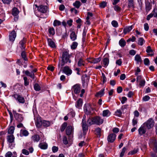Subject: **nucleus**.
<instances>
[{
    "instance_id": "nucleus-1",
    "label": "nucleus",
    "mask_w": 157,
    "mask_h": 157,
    "mask_svg": "<svg viewBox=\"0 0 157 157\" xmlns=\"http://www.w3.org/2000/svg\"><path fill=\"white\" fill-rule=\"evenodd\" d=\"M70 56L69 55V53L67 51H65L63 52L62 60L61 62H59L58 67L59 68L61 67L62 68V67L64 65L65 63L68 62L70 63L71 60L70 59Z\"/></svg>"
},
{
    "instance_id": "nucleus-2",
    "label": "nucleus",
    "mask_w": 157,
    "mask_h": 157,
    "mask_svg": "<svg viewBox=\"0 0 157 157\" xmlns=\"http://www.w3.org/2000/svg\"><path fill=\"white\" fill-rule=\"evenodd\" d=\"M103 122V120L99 116H96L92 118H89L87 122V124L89 126L94 124L100 125Z\"/></svg>"
},
{
    "instance_id": "nucleus-3",
    "label": "nucleus",
    "mask_w": 157,
    "mask_h": 157,
    "mask_svg": "<svg viewBox=\"0 0 157 157\" xmlns=\"http://www.w3.org/2000/svg\"><path fill=\"white\" fill-rule=\"evenodd\" d=\"M51 123V122L49 121L44 120H41L39 117H37L36 121V126L39 128H41L42 126L45 127H49Z\"/></svg>"
},
{
    "instance_id": "nucleus-4",
    "label": "nucleus",
    "mask_w": 157,
    "mask_h": 157,
    "mask_svg": "<svg viewBox=\"0 0 157 157\" xmlns=\"http://www.w3.org/2000/svg\"><path fill=\"white\" fill-rule=\"evenodd\" d=\"M149 144L151 147L153 148V150L157 153V139L152 138L149 140Z\"/></svg>"
},
{
    "instance_id": "nucleus-5",
    "label": "nucleus",
    "mask_w": 157,
    "mask_h": 157,
    "mask_svg": "<svg viewBox=\"0 0 157 157\" xmlns=\"http://www.w3.org/2000/svg\"><path fill=\"white\" fill-rule=\"evenodd\" d=\"M12 112L13 113L14 118L15 120L19 123L21 122L24 119V117L23 115L17 112L16 111L13 110Z\"/></svg>"
},
{
    "instance_id": "nucleus-6",
    "label": "nucleus",
    "mask_w": 157,
    "mask_h": 157,
    "mask_svg": "<svg viewBox=\"0 0 157 157\" xmlns=\"http://www.w3.org/2000/svg\"><path fill=\"white\" fill-rule=\"evenodd\" d=\"M155 121L153 119L150 118L144 124V125L148 129H150L153 127Z\"/></svg>"
},
{
    "instance_id": "nucleus-7",
    "label": "nucleus",
    "mask_w": 157,
    "mask_h": 157,
    "mask_svg": "<svg viewBox=\"0 0 157 157\" xmlns=\"http://www.w3.org/2000/svg\"><path fill=\"white\" fill-rule=\"evenodd\" d=\"M75 59L76 60H78V67L84 66L85 63V59L82 57L78 58V55H76Z\"/></svg>"
},
{
    "instance_id": "nucleus-8",
    "label": "nucleus",
    "mask_w": 157,
    "mask_h": 157,
    "mask_svg": "<svg viewBox=\"0 0 157 157\" xmlns=\"http://www.w3.org/2000/svg\"><path fill=\"white\" fill-rule=\"evenodd\" d=\"M37 71V69L36 68H35L31 72L28 70H26L25 71V73L26 76H29L31 78L34 79L35 78V75L34 73L36 72Z\"/></svg>"
},
{
    "instance_id": "nucleus-9",
    "label": "nucleus",
    "mask_w": 157,
    "mask_h": 157,
    "mask_svg": "<svg viewBox=\"0 0 157 157\" xmlns=\"http://www.w3.org/2000/svg\"><path fill=\"white\" fill-rule=\"evenodd\" d=\"M116 135L115 133L109 134L107 136V140L108 142L113 143L116 139Z\"/></svg>"
},
{
    "instance_id": "nucleus-10",
    "label": "nucleus",
    "mask_w": 157,
    "mask_h": 157,
    "mask_svg": "<svg viewBox=\"0 0 157 157\" xmlns=\"http://www.w3.org/2000/svg\"><path fill=\"white\" fill-rule=\"evenodd\" d=\"M90 77L86 74H84L82 77V81L83 85H87L89 81Z\"/></svg>"
},
{
    "instance_id": "nucleus-11",
    "label": "nucleus",
    "mask_w": 157,
    "mask_h": 157,
    "mask_svg": "<svg viewBox=\"0 0 157 157\" xmlns=\"http://www.w3.org/2000/svg\"><path fill=\"white\" fill-rule=\"evenodd\" d=\"M82 126L83 132V135H85L88 130V127L86 124V121H82Z\"/></svg>"
},
{
    "instance_id": "nucleus-12",
    "label": "nucleus",
    "mask_w": 157,
    "mask_h": 157,
    "mask_svg": "<svg viewBox=\"0 0 157 157\" xmlns=\"http://www.w3.org/2000/svg\"><path fill=\"white\" fill-rule=\"evenodd\" d=\"M80 85L79 84H76L74 85L72 88V92H74L75 94H78L80 91Z\"/></svg>"
},
{
    "instance_id": "nucleus-13",
    "label": "nucleus",
    "mask_w": 157,
    "mask_h": 157,
    "mask_svg": "<svg viewBox=\"0 0 157 157\" xmlns=\"http://www.w3.org/2000/svg\"><path fill=\"white\" fill-rule=\"evenodd\" d=\"M109 56L106 54L103 59V62L104 65L103 67H106L108 65L109 62Z\"/></svg>"
},
{
    "instance_id": "nucleus-14",
    "label": "nucleus",
    "mask_w": 157,
    "mask_h": 157,
    "mask_svg": "<svg viewBox=\"0 0 157 157\" xmlns=\"http://www.w3.org/2000/svg\"><path fill=\"white\" fill-rule=\"evenodd\" d=\"M48 7L46 6L41 5L38 7V10L43 13H45L47 12Z\"/></svg>"
},
{
    "instance_id": "nucleus-15",
    "label": "nucleus",
    "mask_w": 157,
    "mask_h": 157,
    "mask_svg": "<svg viewBox=\"0 0 157 157\" xmlns=\"http://www.w3.org/2000/svg\"><path fill=\"white\" fill-rule=\"evenodd\" d=\"M14 97L20 103H23L25 102L24 98L18 94L14 95Z\"/></svg>"
},
{
    "instance_id": "nucleus-16",
    "label": "nucleus",
    "mask_w": 157,
    "mask_h": 157,
    "mask_svg": "<svg viewBox=\"0 0 157 157\" xmlns=\"http://www.w3.org/2000/svg\"><path fill=\"white\" fill-rule=\"evenodd\" d=\"M16 36V32L13 30L10 33L9 37L10 40L11 41H13Z\"/></svg>"
},
{
    "instance_id": "nucleus-17",
    "label": "nucleus",
    "mask_w": 157,
    "mask_h": 157,
    "mask_svg": "<svg viewBox=\"0 0 157 157\" xmlns=\"http://www.w3.org/2000/svg\"><path fill=\"white\" fill-rule=\"evenodd\" d=\"M47 40L48 45L52 48H56L55 43L50 38H47Z\"/></svg>"
},
{
    "instance_id": "nucleus-18",
    "label": "nucleus",
    "mask_w": 157,
    "mask_h": 157,
    "mask_svg": "<svg viewBox=\"0 0 157 157\" xmlns=\"http://www.w3.org/2000/svg\"><path fill=\"white\" fill-rule=\"evenodd\" d=\"M74 128H73L71 126H68L66 128V134L69 136L72 134L73 132Z\"/></svg>"
},
{
    "instance_id": "nucleus-19",
    "label": "nucleus",
    "mask_w": 157,
    "mask_h": 157,
    "mask_svg": "<svg viewBox=\"0 0 157 157\" xmlns=\"http://www.w3.org/2000/svg\"><path fill=\"white\" fill-rule=\"evenodd\" d=\"M63 71L68 75H70L72 72V70L68 66H66L63 67Z\"/></svg>"
},
{
    "instance_id": "nucleus-20",
    "label": "nucleus",
    "mask_w": 157,
    "mask_h": 157,
    "mask_svg": "<svg viewBox=\"0 0 157 157\" xmlns=\"http://www.w3.org/2000/svg\"><path fill=\"white\" fill-rule=\"evenodd\" d=\"M146 132V129L144 126L142 125L138 129L139 134L140 136L145 134Z\"/></svg>"
},
{
    "instance_id": "nucleus-21",
    "label": "nucleus",
    "mask_w": 157,
    "mask_h": 157,
    "mask_svg": "<svg viewBox=\"0 0 157 157\" xmlns=\"http://www.w3.org/2000/svg\"><path fill=\"white\" fill-rule=\"evenodd\" d=\"M82 99L79 98L76 102L75 106L78 109H80L82 105Z\"/></svg>"
},
{
    "instance_id": "nucleus-22",
    "label": "nucleus",
    "mask_w": 157,
    "mask_h": 157,
    "mask_svg": "<svg viewBox=\"0 0 157 157\" xmlns=\"http://www.w3.org/2000/svg\"><path fill=\"white\" fill-rule=\"evenodd\" d=\"M6 138L7 141L9 143H12L14 141L15 137L13 135H8Z\"/></svg>"
},
{
    "instance_id": "nucleus-23",
    "label": "nucleus",
    "mask_w": 157,
    "mask_h": 157,
    "mask_svg": "<svg viewBox=\"0 0 157 157\" xmlns=\"http://www.w3.org/2000/svg\"><path fill=\"white\" fill-rule=\"evenodd\" d=\"M146 52L148 53V55L150 56H152L154 55L153 51L151 49L150 46H148L147 47Z\"/></svg>"
},
{
    "instance_id": "nucleus-24",
    "label": "nucleus",
    "mask_w": 157,
    "mask_h": 157,
    "mask_svg": "<svg viewBox=\"0 0 157 157\" xmlns=\"http://www.w3.org/2000/svg\"><path fill=\"white\" fill-rule=\"evenodd\" d=\"M26 39L24 37L23 39L19 42L20 47L22 50L25 49V44L26 43Z\"/></svg>"
},
{
    "instance_id": "nucleus-25",
    "label": "nucleus",
    "mask_w": 157,
    "mask_h": 157,
    "mask_svg": "<svg viewBox=\"0 0 157 157\" xmlns=\"http://www.w3.org/2000/svg\"><path fill=\"white\" fill-rule=\"evenodd\" d=\"M101 59V57L96 58H92L90 59L89 62L92 63H96L100 62Z\"/></svg>"
},
{
    "instance_id": "nucleus-26",
    "label": "nucleus",
    "mask_w": 157,
    "mask_h": 157,
    "mask_svg": "<svg viewBox=\"0 0 157 157\" xmlns=\"http://www.w3.org/2000/svg\"><path fill=\"white\" fill-rule=\"evenodd\" d=\"M19 13V11L17 8L14 7L12 11V14L14 16H17Z\"/></svg>"
},
{
    "instance_id": "nucleus-27",
    "label": "nucleus",
    "mask_w": 157,
    "mask_h": 157,
    "mask_svg": "<svg viewBox=\"0 0 157 157\" xmlns=\"http://www.w3.org/2000/svg\"><path fill=\"white\" fill-rule=\"evenodd\" d=\"M133 25H132L130 26L126 27L123 30V33L125 34H126L127 33L129 32L133 28Z\"/></svg>"
},
{
    "instance_id": "nucleus-28",
    "label": "nucleus",
    "mask_w": 157,
    "mask_h": 157,
    "mask_svg": "<svg viewBox=\"0 0 157 157\" xmlns=\"http://www.w3.org/2000/svg\"><path fill=\"white\" fill-rule=\"evenodd\" d=\"M151 3L148 1H147L145 3V8L146 11L148 12L151 8Z\"/></svg>"
},
{
    "instance_id": "nucleus-29",
    "label": "nucleus",
    "mask_w": 157,
    "mask_h": 157,
    "mask_svg": "<svg viewBox=\"0 0 157 157\" xmlns=\"http://www.w3.org/2000/svg\"><path fill=\"white\" fill-rule=\"evenodd\" d=\"M39 147L42 149H46L47 148L48 145L46 143H41L39 144Z\"/></svg>"
},
{
    "instance_id": "nucleus-30",
    "label": "nucleus",
    "mask_w": 157,
    "mask_h": 157,
    "mask_svg": "<svg viewBox=\"0 0 157 157\" xmlns=\"http://www.w3.org/2000/svg\"><path fill=\"white\" fill-rule=\"evenodd\" d=\"M95 134H96L98 137H100L101 135V130L100 128L98 127L96 128L94 131Z\"/></svg>"
},
{
    "instance_id": "nucleus-31",
    "label": "nucleus",
    "mask_w": 157,
    "mask_h": 157,
    "mask_svg": "<svg viewBox=\"0 0 157 157\" xmlns=\"http://www.w3.org/2000/svg\"><path fill=\"white\" fill-rule=\"evenodd\" d=\"M29 134L28 132L25 129H21L20 131V135L21 136H27Z\"/></svg>"
},
{
    "instance_id": "nucleus-32",
    "label": "nucleus",
    "mask_w": 157,
    "mask_h": 157,
    "mask_svg": "<svg viewBox=\"0 0 157 157\" xmlns=\"http://www.w3.org/2000/svg\"><path fill=\"white\" fill-rule=\"evenodd\" d=\"M119 44L122 47H124L126 45V42L125 41L123 38H121L119 41Z\"/></svg>"
},
{
    "instance_id": "nucleus-33",
    "label": "nucleus",
    "mask_w": 157,
    "mask_h": 157,
    "mask_svg": "<svg viewBox=\"0 0 157 157\" xmlns=\"http://www.w3.org/2000/svg\"><path fill=\"white\" fill-rule=\"evenodd\" d=\"M70 37L72 41L75 40L77 38V35L75 32L73 31L70 34Z\"/></svg>"
},
{
    "instance_id": "nucleus-34",
    "label": "nucleus",
    "mask_w": 157,
    "mask_h": 157,
    "mask_svg": "<svg viewBox=\"0 0 157 157\" xmlns=\"http://www.w3.org/2000/svg\"><path fill=\"white\" fill-rule=\"evenodd\" d=\"M32 138L34 142H38L40 140L39 136L37 134L32 136Z\"/></svg>"
},
{
    "instance_id": "nucleus-35",
    "label": "nucleus",
    "mask_w": 157,
    "mask_h": 157,
    "mask_svg": "<svg viewBox=\"0 0 157 157\" xmlns=\"http://www.w3.org/2000/svg\"><path fill=\"white\" fill-rule=\"evenodd\" d=\"M110 114V113L109 110H104L103 111L102 115L104 117H108Z\"/></svg>"
},
{
    "instance_id": "nucleus-36",
    "label": "nucleus",
    "mask_w": 157,
    "mask_h": 157,
    "mask_svg": "<svg viewBox=\"0 0 157 157\" xmlns=\"http://www.w3.org/2000/svg\"><path fill=\"white\" fill-rule=\"evenodd\" d=\"M91 106L90 105H85L84 109L85 112L89 113L90 111Z\"/></svg>"
},
{
    "instance_id": "nucleus-37",
    "label": "nucleus",
    "mask_w": 157,
    "mask_h": 157,
    "mask_svg": "<svg viewBox=\"0 0 157 157\" xmlns=\"http://www.w3.org/2000/svg\"><path fill=\"white\" fill-rule=\"evenodd\" d=\"M135 59L137 63H141L142 62V59L140 55L137 54L135 57Z\"/></svg>"
},
{
    "instance_id": "nucleus-38",
    "label": "nucleus",
    "mask_w": 157,
    "mask_h": 157,
    "mask_svg": "<svg viewBox=\"0 0 157 157\" xmlns=\"http://www.w3.org/2000/svg\"><path fill=\"white\" fill-rule=\"evenodd\" d=\"M81 4L80 2L78 1H76L73 3V5L77 9H78L81 6Z\"/></svg>"
},
{
    "instance_id": "nucleus-39",
    "label": "nucleus",
    "mask_w": 157,
    "mask_h": 157,
    "mask_svg": "<svg viewBox=\"0 0 157 157\" xmlns=\"http://www.w3.org/2000/svg\"><path fill=\"white\" fill-rule=\"evenodd\" d=\"M145 42V41L143 37L140 38L138 40V44L140 46L143 45Z\"/></svg>"
},
{
    "instance_id": "nucleus-40",
    "label": "nucleus",
    "mask_w": 157,
    "mask_h": 157,
    "mask_svg": "<svg viewBox=\"0 0 157 157\" xmlns=\"http://www.w3.org/2000/svg\"><path fill=\"white\" fill-rule=\"evenodd\" d=\"M14 127L13 126H10L8 129V132L9 134L13 135L14 130Z\"/></svg>"
},
{
    "instance_id": "nucleus-41",
    "label": "nucleus",
    "mask_w": 157,
    "mask_h": 157,
    "mask_svg": "<svg viewBox=\"0 0 157 157\" xmlns=\"http://www.w3.org/2000/svg\"><path fill=\"white\" fill-rule=\"evenodd\" d=\"M104 89H102L99 91L95 95L96 97H101L104 94Z\"/></svg>"
},
{
    "instance_id": "nucleus-42",
    "label": "nucleus",
    "mask_w": 157,
    "mask_h": 157,
    "mask_svg": "<svg viewBox=\"0 0 157 157\" xmlns=\"http://www.w3.org/2000/svg\"><path fill=\"white\" fill-rule=\"evenodd\" d=\"M67 124L66 122H64L61 126L60 128V130L61 132H63L65 128H67Z\"/></svg>"
},
{
    "instance_id": "nucleus-43",
    "label": "nucleus",
    "mask_w": 157,
    "mask_h": 157,
    "mask_svg": "<svg viewBox=\"0 0 157 157\" xmlns=\"http://www.w3.org/2000/svg\"><path fill=\"white\" fill-rule=\"evenodd\" d=\"M21 56L22 58L25 61H27L28 60V58L27 57L26 53L25 51H23L22 52L21 54Z\"/></svg>"
},
{
    "instance_id": "nucleus-44",
    "label": "nucleus",
    "mask_w": 157,
    "mask_h": 157,
    "mask_svg": "<svg viewBox=\"0 0 157 157\" xmlns=\"http://www.w3.org/2000/svg\"><path fill=\"white\" fill-rule=\"evenodd\" d=\"M34 90L36 91H39L41 90V87L38 83H36L34 86Z\"/></svg>"
},
{
    "instance_id": "nucleus-45",
    "label": "nucleus",
    "mask_w": 157,
    "mask_h": 157,
    "mask_svg": "<svg viewBox=\"0 0 157 157\" xmlns=\"http://www.w3.org/2000/svg\"><path fill=\"white\" fill-rule=\"evenodd\" d=\"M61 25V22L58 20H55L53 22V25L54 26H59Z\"/></svg>"
},
{
    "instance_id": "nucleus-46",
    "label": "nucleus",
    "mask_w": 157,
    "mask_h": 157,
    "mask_svg": "<svg viewBox=\"0 0 157 157\" xmlns=\"http://www.w3.org/2000/svg\"><path fill=\"white\" fill-rule=\"evenodd\" d=\"M128 8L133 7L134 2L133 0H128Z\"/></svg>"
},
{
    "instance_id": "nucleus-47",
    "label": "nucleus",
    "mask_w": 157,
    "mask_h": 157,
    "mask_svg": "<svg viewBox=\"0 0 157 157\" xmlns=\"http://www.w3.org/2000/svg\"><path fill=\"white\" fill-rule=\"evenodd\" d=\"M127 150V148L125 147L122 148L121 152L120 154V157H123L124 156L125 152Z\"/></svg>"
},
{
    "instance_id": "nucleus-48",
    "label": "nucleus",
    "mask_w": 157,
    "mask_h": 157,
    "mask_svg": "<svg viewBox=\"0 0 157 157\" xmlns=\"http://www.w3.org/2000/svg\"><path fill=\"white\" fill-rule=\"evenodd\" d=\"M23 79L24 81V85L25 86H28L29 85V82L28 79L25 76L23 78Z\"/></svg>"
},
{
    "instance_id": "nucleus-49",
    "label": "nucleus",
    "mask_w": 157,
    "mask_h": 157,
    "mask_svg": "<svg viewBox=\"0 0 157 157\" xmlns=\"http://www.w3.org/2000/svg\"><path fill=\"white\" fill-rule=\"evenodd\" d=\"M122 112L120 109H117L115 112V114L119 117H121L122 115Z\"/></svg>"
},
{
    "instance_id": "nucleus-50",
    "label": "nucleus",
    "mask_w": 157,
    "mask_h": 157,
    "mask_svg": "<svg viewBox=\"0 0 157 157\" xmlns=\"http://www.w3.org/2000/svg\"><path fill=\"white\" fill-rule=\"evenodd\" d=\"M78 45V43L76 42H73L72 45L71 46V48L73 49H75L77 48Z\"/></svg>"
},
{
    "instance_id": "nucleus-51",
    "label": "nucleus",
    "mask_w": 157,
    "mask_h": 157,
    "mask_svg": "<svg viewBox=\"0 0 157 157\" xmlns=\"http://www.w3.org/2000/svg\"><path fill=\"white\" fill-rule=\"evenodd\" d=\"M111 24L112 26L115 27L117 28L118 27V24L117 21L115 20H113L112 21Z\"/></svg>"
},
{
    "instance_id": "nucleus-52",
    "label": "nucleus",
    "mask_w": 157,
    "mask_h": 157,
    "mask_svg": "<svg viewBox=\"0 0 157 157\" xmlns=\"http://www.w3.org/2000/svg\"><path fill=\"white\" fill-rule=\"evenodd\" d=\"M138 151V149H134L133 150L130 151L128 153V155H133L136 153Z\"/></svg>"
},
{
    "instance_id": "nucleus-53",
    "label": "nucleus",
    "mask_w": 157,
    "mask_h": 157,
    "mask_svg": "<svg viewBox=\"0 0 157 157\" xmlns=\"http://www.w3.org/2000/svg\"><path fill=\"white\" fill-rule=\"evenodd\" d=\"M107 5V2H106L103 1L101 2L99 5V6L101 8H104Z\"/></svg>"
},
{
    "instance_id": "nucleus-54",
    "label": "nucleus",
    "mask_w": 157,
    "mask_h": 157,
    "mask_svg": "<svg viewBox=\"0 0 157 157\" xmlns=\"http://www.w3.org/2000/svg\"><path fill=\"white\" fill-rule=\"evenodd\" d=\"M48 32L51 35H53L55 34V30L53 28H50L48 29Z\"/></svg>"
},
{
    "instance_id": "nucleus-55",
    "label": "nucleus",
    "mask_w": 157,
    "mask_h": 157,
    "mask_svg": "<svg viewBox=\"0 0 157 157\" xmlns=\"http://www.w3.org/2000/svg\"><path fill=\"white\" fill-rule=\"evenodd\" d=\"M113 8L115 11L118 12H120L121 10V8L117 5H115L113 7Z\"/></svg>"
},
{
    "instance_id": "nucleus-56",
    "label": "nucleus",
    "mask_w": 157,
    "mask_h": 157,
    "mask_svg": "<svg viewBox=\"0 0 157 157\" xmlns=\"http://www.w3.org/2000/svg\"><path fill=\"white\" fill-rule=\"evenodd\" d=\"M59 149L58 147L56 146H53L52 148V150L53 153L57 152Z\"/></svg>"
},
{
    "instance_id": "nucleus-57",
    "label": "nucleus",
    "mask_w": 157,
    "mask_h": 157,
    "mask_svg": "<svg viewBox=\"0 0 157 157\" xmlns=\"http://www.w3.org/2000/svg\"><path fill=\"white\" fill-rule=\"evenodd\" d=\"M136 38L134 36H132V38H129L127 40V42H129L131 41L132 42H134L135 41Z\"/></svg>"
},
{
    "instance_id": "nucleus-58",
    "label": "nucleus",
    "mask_w": 157,
    "mask_h": 157,
    "mask_svg": "<svg viewBox=\"0 0 157 157\" xmlns=\"http://www.w3.org/2000/svg\"><path fill=\"white\" fill-rule=\"evenodd\" d=\"M63 141L64 144L66 145L68 144V141L67 140V137L66 136H63Z\"/></svg>"
},
{
    "instance_id": "nucleus-59",
    "label": "nucleus",
    "mask_w": 157,
    "mask_h": 157,
    "mask_svg": "<svg viewBox=\"0 0 157 157\" xmlns=\"http://www.w3.org/2000/svg\"><path fill=\"white\" fill-rule=\"evenodd\" d=\"M12 153L11 151H8L5 155V157H12Z\"/></svg>"
},
{
    "instance_id": "nucleus-60",
    "label": "nucleus",
    "mask_w": 157,
    "mask_h": 157,
    "mask_svg": "<svg viewBox=\"0 0 157 157\" xmlns=\"http://www.w3.org/2000/svg\"><path fill=\"white\" fill-rule=\"evenodd\" d=\"M149 60L148 58H145L144 60V63L145 65H148L149 64Z\"/></svg>"
},
{
    "instance_id": "nucleus-61",
    "label": "nucleus",
    "mask_w": 157,
    "mask_h": 157,
    "mask_svg": "<svg viewBox=\"0 0 157 157\" xmlns=\"http://www.w3.org/2000/svg\"><path fill=\"white\" fill-rule=\"evenodd\" d=\"M86 32L84 30L82 33V41L83 42H84L86 38Z\"/></svg>"
},
{
    "instance_id": "nucleus-62",
    "label": "nucleus",
    "mask_w": 157,
    "mask_h": 157,
    "mask_svg": "<svg viewBox=\"0 0 157 157\" xmlns=\"http://www.w3.org/2000/svg\"><path fill=\"white\" fill-rule=\"evenodd\" d=\"M154 16V13H153L152 12L151 13H150L147 16V21H149L150 20V19L152 17Z\"/></svg>"
},
{
    "instance_id": "nucleus-63",
    "label": "nucleus",
    "mask_w": 157,
    "mask_h": 157,
    "mask_svg": "<svg viewBox=\"0 0 157 157\" xmlns=\"http://www.w3.org/2000/svg\"><path fill=\"white\" fill-rule=\"evenodd\" d=\"M153 13H154V16L157 19V9L154 8L152 11Z\"/></svg>"
},
{
    "instance_id": "nucleus-64",
    "label": "nucleus",
    "mask_w": 157,
    "mask_h": 157,
    "mask_svg": "<svg viewBox=\"0 0 157 157\" xmlns=\"http://www.w3.org/2000/svg\"><path fill=\"white\" fill-rule=\"evenodd\" d=\"M139 85L140 86H144L145 83V81L144 79L141 81H140L139 82Z\"/></svg>"
}]
</instances>
